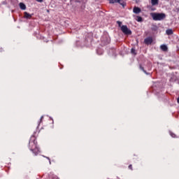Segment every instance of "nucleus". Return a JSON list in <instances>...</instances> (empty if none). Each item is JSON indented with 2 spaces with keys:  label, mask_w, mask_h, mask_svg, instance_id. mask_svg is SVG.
I'll use <instances>...</instances> for the list:
<instances>
[{
  "label": "nucleus",
  "mask_w": 179,
  "mask_h": 179,
  "mask_svg": "<svg viewBox=\"0 0 179 179\" xmlns=\"http://www.w3.org/2000/svg\"><path fill=\"white\" fill-rule=\"evenodd\" d=\"M150 16L155 21L164 20L166 19V15L164 13H151Z\"/></svg>",
  "instance_id": "1"
},
{
  "label": "nucleus",
  "mask_w": 179,
  "mask_h": 179,
  "mask_svg": "<svg viewBox=\"0 0 179 179\" xmlns=\"http://www.w3.org/2000/svg\"><path fill=\"white\" fill-rule=\"evenodd\" d=\"M24 17H25V19H31V15H30L27 12H24Z\"/></svg>",
  "instance_id": "7"
},
{
  "label": "nucleus",
  "mask_w": 179,
  "mask_h": 179,
  "mask_svg": "<svg viewBox=\"0 0 179 179\" xmlns=\"http://www.w3.org/2000/svg\"><path fill=\"white\" fill-rule=\"evenodd\" d=\"M161 50L162 51H167L169 50V48H167V45H161Z\"/></svg>",
  "instance_id": "11"
},
{
  "label": "nucleus",
  "mask_w": 179,
  "mask_h": 179,
  "mask_svg": "<svg viewBox=\"0 0 179 179\" xmlns=\"http://www.w3.org/2000/svg\"><path fill=\"white\" fill-rule=\"evenodd\" d=\"M134 13H136V15H138V13H141L142 12V10L139 7L134 6L133 8Z\"/></svg>",
  "instance_id": "6"
},
{
  "label": "nucleus",
  "mask_w": 179,
  "mask_h": 179,
  "mask_svg": "<svg viewBox=\"0 0 179 179\" xmlns=\"http://www.w3.org/2000/svg\"><path fill=\"white\" fill-rule=\"evenodd\" d=\"M139 68L141 69V71H143V72H144V73H145V75H149V73H148L145 69L143 68V66H142V64L139 65Z\"/></svg>",
  "instance_id": "10"
},
{
  "label": "nucleus",
  "mask_w": 179,
  "mask_h": 179,
  "mask_svg": "<svg viewBox=\"0 0 179 179\" xmlns=\"http://www.w3.org/2000/svg\"><path fill=\"white\" fill-rule=\"evenodd\" d=\"M121 31H122V33H124V34H127V35L132 34V31H131V29H128V27L127 25H122L121 27Z\"/></svg>",
  "instance_id": "4"
},
{
  "label": "nucleus",
  "mask_w": 179,
  "mask_h": 179,
  "mask_svg": "<svg viewBox=\"0 0 179 179\" xmlns=\"http://www.w3.org/2000/svg\"><path fill=\"white\" fill-rule=\"evenodd\" d=\"M43 120V116L41 117V120Z\"/></svg>",
  "instance_id": "20"
},
{
  "label": "nucleus",
  "mask_w": 179,
  "mask_h": 179,
  "mask_svg": "<svg viewBox=\"0 0 179 179\" xmlns=\"http://www.w3.org/2000/svg\"><path fill=\"white\" fill-rule=\"evenodd\" d=\"M170 135L172 138H176V134L171 132Z\"/></svg>",
  "instance_id": "16"
},
{
  "label": "nucleus",
  "mask_w": 179,
  "mask_h": 179,
  "mask_svg": "<svg viewBox=\"0 0 179 179\" xmlns=\"http://www.w3.org/2000/svg\"><path fill=\"white\" fill-rule=\"evenodd\" d=\"M131 52L132 54H134V55H136V50H135V48H131Z\"/></svg>",
  "instance_id": "13"
},
{
  "label": "nucleus",
  "mask_w": 179,
  "mask_h": 179,
  "mask_svg": "<svg viewBox=\"0 0 179 179\" xmlns=\"http://www.w3.org/2000/svg\"><path fill=\"white\" fill-rule=\"evenodd\" d=\"M20 9H22V10H25L26 5L23 3H20Z\"/></svg>",
  "instance_id": "12"
},
{
  "label": "nucleus",
  "mask_w": 179,
  "mask_h": 179,
  "mask_svg": "<svg viewBox=\"0 0 179 179\" xmlns=\"http://www.w3.org/2000/svg\"><path fill=\"white\" fill-rule=\"evenodd\" d=\"M117 23L118 24V26L121 27V24H122V22H121V21H117Z\"/></svg>",
  "instance_id": "17"
},
{
  "label": "nucleus",
  "mask_w": 179,
  "mask_h": 179,
  "mask_svg": "<svg viewBox=\"0 0 179 179\" xmlns=\"http://www.w3.org/2000/svg\"><path fill=\"white\" fill-rule=\"evenodd\" d=\"M166 33L167 36H171V34H173V29H169L166 31Z\"/></svg>",
  "instance_id": "9"
},
{
  "label": "nucleus",
  "mask_w": 179,
  "mask_h": 179,
  "mask_svg": "<svg viewBox=\"0 0 179 179\" xmlns=\"http://www.w3.org/2000/svg\"><path fill=\"white\" fill-rule=\"evenodd\" d=\"M29 148L31 152H34L37 149V141H36V136H32L29 140Z\"/></svg>",
  "instance_id": "2"
},
{
  "label": "nucleus",
  "mask_w": 179,
  "mask_h": 179,
  "mask_svg": "<svg viewBox=\"0 0 179 179\" xmlns=\"http://www.w3.org/2000/svg\"><path fill=\"white\" fill-rule=\"evenodd\" d=\"M51 179H59L58 178V176H55V175H53L52 177H51Z\"/></svg>",
  "instance_id": "15"
},
{
  "label": "nucleus",
  "mask_w": 179,
  "mask_h": 179,
  "mask_svg": "<svg viewBox=\"0 0 179 179\" xmlns=\"http://www.w3.org/2000/svg\"><path fill=\"white\" fill-rule=\"evenodd\" d=\"M36 2H40V3H41V2H43L44 0H36Z\"/></svg>",
  "instance_id": "19"
},
{
  "label": "nucleus",
  "mask_w": 179,
  "mask_h": 179,
  "mask_svg": "<svg viewBox=\"0 0 179 179\" xmlns=\"http://www.w3.org/2000/svg\"><path fill=\"white\" fill-rule=\"evenodd\" d=\"M152 43H153V38H152V36H149L144 39V43H145L146 45H150Z\"/></svg>",
  "instance_id": "5"
},
{
  "label": "nucleus",
  "mask_w": 179,
  "mask_h": 179,
  "mask_svg": "<svg viewBox=\"0 0 179 179\" xmlns=\"http://www.w3.org/2000/svg\"><path fill=\"white\" fill-rule=\"evenodd\" d=\"M151 3L152 6H156V5H159V0H151Z\"/></svg>",
  "instance_id": "8"
},
{
  "label": "nucleus",
  "mask_w": 179,
  "mask_h": 179,
  "mask_svg": "<svg viewBox=\"0 0 179 179\" xmlns=\"http://www.w3.org/2000/svg\"><path fill=\"white\" fill-rule=\"evenodd\" d=\"M129 170H133L132 164L129 165Z\"/></svg>",
  "instance_id": "18"
},
{
  "label": "nucleus",
  "mask_w": 179,
  "mask_h": 179,
  "mask_svg": "<svg viewBox=\"0 0 179 179\" xmlns=\"http://www.w3.org/2000/svg\"><path fill=\"white\" fill-rule=\"evenodd\" d=\"M137 22H143V19H142V17H140V16H137Z\"/></svg>",
  "instance_id": "14"
},
{
  "label": "nucleus",
  "mask_w": 179,
  "mask_h": 179,
  "mask_svg": "<svg viewBox=\"0 0 179 179\" xmlns=\"http://www.w3.org/2000/svg\"><path fill=\"white\" fill-rule=\"evenodd\" d=\"M109 3H120V5L122 6V8H125L127 6V3L124 1V0H108Z\"/></svg>",
  "instance_id": "3"
}]
</instances>
